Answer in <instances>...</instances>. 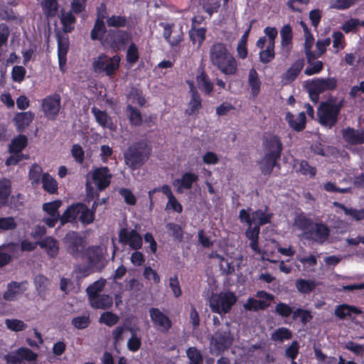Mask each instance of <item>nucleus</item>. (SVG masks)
<instances>
[{"instance_id": "obj_1", "label": "nucleus", "mask_w": 364, "mask_h": 364, "mask_svg": "<svg viewBox=\"0 0 364 364\" xmlns=\"http://www.w3.org/2000/svg\"><path fill=\"white\" fill-rule=\"evenodd\" d=\"M262 148L264 154L259 162V169L264 176H269L274 168H281L278 161L281 158L283 144L278 136L269 134L263 138Z\"/></svg>"}, {"instance_id": "obj_2", "label": "nucleus", "mask_w": 364, "mask_h": 364, "mask_svg": "<svg viewBox=\"0 0 364 364\" xmlns=\"http://www.w3.org/2000/svg\"><path fill=\"white\" fill-rule=\"evenodd\" d=\"M210 60L213 66L225 75H234L237 70V61L224 43H214L210 48Z\"/></svg>"}, {"instance_id": "obj_3", "label": "nucleus", "mask_w": 364, "mask_h": 364, "mask_svg": "<svg viewBox=\"0 0 364 364\" xmlns=\"http://www.w3.org/2000/svg\"><path fill=\"white\" fill-rule=\"evenodd\" d=\"M151 151V146L147 139L136 141L124 153L125 163L132 170H136L145 164Z\"/></svg>"}, {"instance_id": "obj_4", "label": "nucleus", "mask_w": 364, "mask_h": 364, "mask_svg": "<svg viewBox=\"0 0 364 364\" xmlns=\"http://www.w3.org/2000/svg\"><path fill=\"white\" fill-rule=\"evenodd\" d=\"M343 105V100L338 103H335L332 100L322 102L317 112L319 123L330 129L335 126Z\"/></svg>"}, {"instance_id": "obj_5", "label": "nucleus", "mask_w": 364, "mask_h": 364, "mask_svg": "<svg viewBox=\"0 0 364 364\" xmlns=\"http://www.w3.org/2000/svg\"><path fill=\"white\" fill-rule=\"evenodd\" d=\"M121 58L119 55L109 57L105 53L100 54L92 62L93 70L97 73H105L112 77L119 69Z\"/></svg>"}, {"instance_id": "obj_6", "label": "nucleus", "mask_w": 364, "mask_h": 364, "mask_svg": "<svg viewBox=\"0 0 364 364\" xmlns=\"http://www.w3.org/2000/svg\"><path fill=\"white\" fill-rule=\"evenodd\" d=\"M337 84L338 80L335 77L316 78L307 81L306 88L308 90L311 100L316 103L319 100L320 94L326 91L334 90Z\"/></svg>"}, {"instance_id": "obj_7", "label": "nucleus", "mask_w": 364, "mask_h": 364, "mask_svg": "<svg viewBox=\"0 0 364 364\" xmlns=\"http://www.w3.org/2000/svg\"><path fill=\"white\" fill-rule=\"evenodd\" d=\"M237 296L232 291L220 292L213 294L210 299L211 311L218 314L228 313L237 302Z\"/></svg>"}, {"instance_id": "obj_8", "label": "nucleus", "mask_w": 364, "mask_h": 364, "mask_svg": "<svg viewBox=\"0 0 364 364\" xmlns=\"http://www.w3.org/2000/svg\"><path fill=\"white\" fill-rule=\"evenodd\" d=\"M131 40L130 33L121 29H109L105 38V43L114 52L125 49Z\"/></svg>"}, {"instance_id": "obj_9", "label": "nucleus", "mask_w": 364, "mask_h": 364, "mask_svg": "<svg viewBox=\"0 0 364 364\" xmlns=\"http://www.w3.org/2000/svg\"><path fill=\"white\" fill-rule=\"evenodd\" d=\"M66 251L73 257L77 259L84 252L85 248V240L75 231H69L63 239Z\"/></svg>"}, {"instance_id": "obj_10", "label": "nucleus", "mask_w": 364, "mask_h": 364, "mask_svg": "<svg viewBox=\"0 0 364 364\" xmlns=\"http://www.w3.org/2000/svg\"><path fill=\"white\" fill-rule=\"evenodd\" d=\"M60 96L57 93L48 95L43 99L41 109L48 119L54 120L56 119L60 112Z\"/></svg>"}, {"instance_id": "obj_11", "label": "nucleus", "mask_w": 364, "mask_h": 364, "mask_svg": "<svg viewBox=\"0 0 364 364\" xmlns=\"http://www.w3.org/2000/svg\"><path fill=\"white\" fill-rule=\"evenodd\" d=\"M118 237L121 244L129 245L132 250H138L142 247V237L136 230H129L127 228H122L119 231Z\"/></svg>"}, {"instance_id": "obj_12", "label": "nucleus", "mask_w": 364, "mask_h": 364, "mask_svg": "<svg viewBox=\"0 0 364 364\" xmlns=\"http://www.w3.org/2000/svg\"><path fill=\"white\" fill-rule=\"evenodd\" d=\"M330 229L323 223H316L314 227L304 232L305 237L318 244H323L329 237Z\"/></svg>"}, {"instance_id": "obj_13", "label": "nucleus", "mask_w": 364, "mask_h": 364, "mask_svg": "<svg viewBox=\"0 0 364 364\" xmlns=\"http://www.w3.org/2000/svg\"><path fill=\"white\" fill-rule=\"evenodd\" d=\"M112 177L107 166L96 168L92 173V179L99 191H103L109 186Z\"/></svg>"}, {"instance_id": "obj_14", "label": "nucleus", "mask_w": 364, "mask_h": 364, "mask_svg": "<svg viewBox=\"0 0 364 364\" xmlns=\"http://www.w3.org/2000/svg\"><path fill=\"white\" fill-rule=\"evenodd\" d=\"M149 316L154 324L159 327L161 332L167 333L172 328L171 320L158 308H151Z\"/></svg>"}, {"instance_id": "obj_15", "label": "nucleus", "mask_w": 364, "mask_h": 364, "mask_svg": "<svg viewBox=\"0 0 364 364\" xmlns=\"http://www.w3.org/2000/svg\"><path fill=\"white\" fill-rule=\"evenodd\" d=\"M343 139L350 145L364 144V129H357L347 127L341 130Z\"/></svg>"}, {"instance_id": "obj_16", "label": "nucleus", "mask_w": 364, "mask_h": 364, "mask_svg": "<svg viewBox=\"0 0 364 364\" xmlns=\"http://www.w3.org/2000/svg\"><path fill=\"white\" fill-rule=\"evenodd\" d=\"M213 340L215 348L220 352H223L232 346L233 336L230 330H218L215 333Z\"/></svg>"}, {"instance_id": "obj_17", "label": "nucleus", "mask_w": 364, "mask_h": 364, "mask_svg": "<svg viewBox=\"0 0 364 364\" xmlns=\"http://www.w3.org/2000/svg\"><path fill=\"white\" fill-rule=\"evenodd\" d=\"M199 180L198 176L193 172H185L182 174L181 178H176L173 181V185L176 186V192L182 193L183 189L189 190L193 187V184Z\"/></svg>"}, {"instance_id": "obj_18", "label": "nucleus", "mask_w": 364, "mask_h": 364, "mask_svg": "<svg viewBox=\"0 0 364 364\" xmlns=\"http://www.w3.org/2000/svg\"><path fill=\"white\" fill-rule=\"evenodd\" d=\"M190 88L191 100L188 102V108L186 110V114L188 116L197 114L199 109L202 108L201 97L195 87L193 82H188Z\"/></svg>"}, {"instance_id": "obj_19", "label": "nucleus", "mask_w": 364, "mask_h": 364, "mask_svg": "<svg viewBox=\"0 0 364 364\" xmlns=\"http://www.w3.org/2000/svg\"><path fill=\"white\" fill-rule=\"evenodd\" d=\"M38 245L46 250L48 257L51 259L57 257L59 253V242L52 236H46L42 240L38 241Z\"/></svg>"}, {"instance_id": "obj_20", "label": "nucleus", "mask_w": 364, "mask_h": 364, "mask_svg": "<svg viewBox=\"0 0 364 364\" xmlns=\"http://www.w3.org/2000/svg\"><path fill=\"white\" fill-rule=\"evenodd\" d=\"M304 65V59L301 58L296 60L288 68V70L282 76V80L284 84H289L294 81Z\"/></svg>"}, {"instance_id": "obj_21", "label": "nucleus", "mask_w": 364, "mask_h": 364, "mask_svg": "<svg viewBox=\"0 0 364 364\" xmlns=\"http://www.w3.org/2000/svg\"><path fill=\"white\" fill-rule=\"evenodd\" d=\"M82 203H76L68 206L61 215L60 225L63 226L68 223H76L80 215Z\"/></svg>"}, {"instance_id": "obj_22", "label": "nucleus", "mask_w": 364, "mask_h": 364, "mask_svg": "<svg viewBox=\"0 0 364 364\" xmlns=\"http://www.w3.org/2000/svg\"><path fill=\"white\" fill-rule=\"evenodd\" d=\"M35 114L31 111L18 112L15 114L13 122L18 132H23L33 122Z\"/></svg>"}, {"instance_id": "obj_23", "label": "nucleus", "mask_w": 364, "mask_h": 364, "mask_svg": "<svg viewBox=\"0 0 364 364\" xmlns=\"http://www.w3.org/2000/svg\"><path fill=\"white\" fill-rule=\"evenodd\" d=\"M362 313L361 309L347 304L336 306L334 311V315L339 319L351 318L353 315H360Z\"/></svg>"}, {"instance_id": "obj_24", "label": "nucleus", "mask_w": 364, "mask_h": 364, "mask_svg": "<svg viewBox=\"0 0 364 364\" xmlns=\"http://www.w3.org/2000/svg\"><path fill=\"white\" fill-rule=\"evenodd\" d=\"M285 119L289 126L296 132H301L306 127V117L304 112H300L296 117L291 112H287Z\"/></svg>"}, {"instance_id": "obj_25", "label": "nucleus", "mask_w": 364, "mask_h": 364, "mask_svg": "<svg viewBox=\"0 0 364 364\" xmlns=\"http://www.w3.org/2000/svg\"><path fill=\"white\" fill-rule=\"evenodd\" d=\"M198 89L206 95H210L213 91L214 85L203 69L196 77Z\"/></svg>"}, {"instance_id": "obj_26", "label": "nucleus", "mask_w": 364, "mask_h": 364, "mask_svg": "<svg viewBox=\"0 0 364 364\" xmlns=\"http://www.w3.org/2000/svg\"><path fill=\"white\" fill-rule=\"evenodd\" d=\"M85 255L90 267H97L103 259L102 250L99 246H92L87 249Z\"/></svg>"}, {"instance_id": "obj_27", "label": "nucleus", "mask_w": 364, "mask_h": 364, "mask_svg": "<svg viewBox=\"0 0 364 364\" xmlns=\"http://www.w3.org/2000/svg\"><path fill=\"white\" fill-rule=\"evenodd\" d=\"M57 42L59 67L62 70L67 61V54L69 50V41L68 38H62V37L58 34Z\"/></svg>"}, {"instance_id": "obj_28", "label": "nucleus", "mask_w": 364, "mask_h": 364, "mask_svg": "<svg viewBox=\"0 0 364 364\" xmlns=\"http://www.w3.org/2000/svg\"><path fill=\"white\" fill-rule=\"evenodd\" d=\"M22 284L21 282L14 281L9 283L6 291L3 294V299L9 301H14L18 294H22L25 291V289H21Z\"/></svg>"}, {"instance_id": "obj_29", "label": "nucleus", "mask_w": 364, "mask_h": 364, "mask_svg": "<svg viewBox=\"0 0 364 364\" xmlns=\"http://www.w3.org/2000/svg\"><path fill=\"white\" fill-rule=\"evenodd\" d=\"M333 205L341 209L346 215L350 216V218L355 221L364 220V208L360 210L353 208H348L344 204L337 201H334Z\"/></svg>"}, {"instance_id": "obj_30", "label": "nucleus", "mask_w": 364, "mask_h": 364, "mask_svg": "<svg viewBox=\"0 0 364 364\" xmlns=\"http://www.w3.org/2000/svg\"><path fill=\"white\" fill-rule=\"evenodd\" d=\"M91 306L95 309H108L113 304L112 298L107 294L97 295L90 299Z\"/></svg>"}, {"instance_id": "obj_31", "label": "nucleus", "mask_w": 364, "mask_h": 364, "mask_svg": "<svg viewBox=\"0 0 364 364\" xmlns=\"http://www.w3.org/2000/svg\"><path fill=\"white\" fill-rule=\"evenodd\" d=\"M248 85L251 89V95L253 97L258 96L260 92L261 81L258 73L255 68H252L248 74Z\"/></svg>"}, {"instance_id": "obj_32", "label": "nucleus", "mask_w": 364, "mask_h": 364, "mask_svg": "<svg viewBox=\"0 0 364 364\" xmlns=\"http://www.w3.org/2000/svg\"><path fill=\"white\" fill-rule=\"evenodd\" d=\"M41 6L46 18H54L58 15L59 9L58 0H43Z\"/></svg>"}, {"instance_id": "obj_33", "label": "nucleus", "mask_w": 364, "mask_h": 364, "mask_svg": "<svg viewBox=\"0 0 364 364\" xmlns=\"http://www.w3.org/2000/svg\"><path fill=\"white\" fill-rule=\"evenodd\" d=\"M11 193V182L9 179L4 178L0 180V208L4 206Z\"/></svg>"}, {"instance_id": "obj_34", "label": "nucleus", "mask_w": 364, "mask_h": 364, "mask_svg": "<svg viewBox=\"0 0 364 364\" xmlns=\"http://www.w3.org/2000/svg\"><path fill=\"white\" fill-rule=\"evenodd\" d=\"M281 45L288 50L292 47L293 31L290 24H286L280 30Z\"/></svg>"}, {"instance_id": "obj_35", "label": "nucleus", "mask_w": 364, "mask_h": 364, "mask_svg": "<svg viewBox=\"0 0 364 364\" xmlns=\"http://www.w3.org/2000/svg\"><path fill=\"white\" fill-rule=\"evenodd\" d=\"M41 182L42 183L43 190L49 194H55L57 193L58 189V183L48 173H44L42 175Z\"/></svg>"}, {"instance_id": "obj_36", "label": "nucleus", "mask_w": 364, "mask_h": 364, "mask_svg": "<svg viewBox=\"0 0 364 364\" xmlns=\"http://www.w3.org/2000/svg\"><path fill=\"white\" fill-rule=\"evenodd\" d=\"M28 145V138L26 135L20 134L14 138L9 144V151L10 153L21 152Z\"/></svg>"}, {"instance_id": "obj_37", "label": "nucleus", "mask_w": 364, "mask_h": 364, "mask_svg": "<svg viewBox=\"0 0 364 364\" xmlns=\"http://www.w3.org/2000/svg\"><path fill=\"white\" fill-rule=\"evenodd\" d=\"M296 161L299 164L298 168L296 169V172L297 173H300L302 176H309L311 178H313L316 176L317 170L315 166L310 165V164L306 160H296Z\"/></svg>"}, {"instance_id": "obj_38", "label": "nucleus", "mask_w": 364, "mask_h": 364, "mask_svg": "<svg viewBox=\"0 0 364 364\" xmlns=\"http://www.w3.org/2000/svg\"><path fill=\"white\" fill-rule=\"evenodd\" d=\"M317 284L314 280L298 279L295 282V287L301 294H309L316 287Z\"/></svg>"}, {"instance_id": "obj_39", "label": "nucleus", "mask_w": 364, "mask_h": 364, "mask_svg": "<svg viewBox=\"0 0 364 364\" xmlns=\"http://www.w3.org/2000/svg\"><path fill=\"white\" fill-rule=\"evenodd\" d=\"M272 216V213H267L262 209H257L252 212L253 223L260 228V226L270 223Z\"/></svg>"}, {"instance_id": "obj_40", "label": "nucleus", "mask_w": 364, "mask_h": 364, "mask_svg": "<svg viewBox=\"0 0 364 364\" xmlns=\"http://www.w3.org/2000/svg\"><path fill=\"white\" fill-rule=\"evenodd\" d=\"M107 25L116 28H124L129 26V20L126 16L112 15L107 18Z\"/></svg>"}, {"instance_id": "obj_41", "label": "nucleus", "mask_w": 364, "mask_h": 364, "mask_svg": "<svg viewBox=\"0 0 364 364\" xmlns=\"http://www.w3.org/2000/svg\"><path fill=\"white\" fill-rule=\"evenodd\" d=\"M166 228L169 236H171L174 241L181 242L183 240V231L181 225L174 223H168L166 225Z\"/></svg>"}, {"instance_id": "obj_42", "label": "nucleus", "mask_w": 364, "mask_h": 364, "mask_svg": "<svg viewBox=\"0 0 364 364\" xmlns=\"http://www.w3.org/2000/svg\"><path fill=\"white\" fill-rule=\"evenodd\" d=\"M127 111L129 113L128 117L130 124L132 126L140 127L143 123L142 115L139 110L134 107L131 105H128L127 107Z\"/></svg>"}, {"instance_id": "obj_43", "label": "nucleus", "mask_w": 364, "mask_h": 364, "mask_svg": "<svg viewBox=\"0 0 364 364\" xmlns=\"http://www.w3.org/2000/svg\"><path fill=\"white\" fill-rule=\"evenodd\" d=\"M107 29L104 21L100 19H96L94 26L90 33V38L93 41H101L103 38Z\"/></svg>"}, {"instance_id": "obj_44", "label": "nucleus", "mask_w": 364, "mask_h": 364, "mask_svg": "<svg viewBox=\"0 0 364 364\" xmlns=\"http://www.w3.org/2000/svg\"><path fill=\"white\" fill-rule=\"evenodd\" d=\"M95 217V212L92 208H88V207L82 203V207L81 208L79 217L80 222L84 225H87L93 223Z\"/></svg>"}, {"instance_id": "obj_45", "label": "nucleus", "mask_w": 364, "mask_h": 364, "mask_svg": "<svg viewBox=\"0 0 364 364\" xmlns=\"http://www.w3.org/2000/svg\"><path fill=\"white\" fill-rule=\"evenodd\" d=\"M60 18L63 25V31L65 33L72 32L74 29L73 24L76 21V18L73 14L70 11L64 12L61 14Z\"/></svg>"}, {"instance_id": "obj_46", "label": "nucleus", "mask_w": 364, "mask_h": 364, "mask_svg": "<svg viewBox=\"0 0 364 364\" xmlns=\"http://www.w3.org/2000/svg\"><path fill=\"white\" fill-rule=\"evenodd\" d=\"M206 33L205 28H191L189 31L191 41L193 44L198 43L200 47L205 41Z\"/></svg>"}, {"instance_id": "obj_47", "label": "nucleus", "mask_w": 364, "mask_h": 364, "mask_svg": "<svg viewBox=\"0 0 364 364\" xmlns=\"http://www.w3.org/2000/svg\"><path fill=\"white\" fill-rule=\"evenodd\" d=\"M269 304L262 300H257L252 297L248 298L246 303L244 304V309L247 311H255L263 310L267 308Z\"/></svg>"}, {"instance_id": "obj_48", "label": "nucleus", "mask_w": 364, "mask_h": 364, "mask_svg": "<svg viewBox=\"0 0 364 364\" xmlns=\"http://www.w3.org/2000/svg\"><path fill=\"white\" fill-rule=\"evenodd\" d=\"M291 331L285 327L278 328L271 334V339L274 341L283 342L284 340L291 339Z\"/></svg>"}, {"instance_id": "obj_49", "label": "nucleus", "mask_w": 364, "mask_h": 364, "mask_svg": "<svg viewBox=\"0 0 364 364\" xmlns=\"http://www.w3.org/2000/svg\"><path fill=\"white\" fill-rule=\"evenodd\" d=\"M43 174V169L40 165L37 164L31 165L28 173V177L33 185H38L41 183Z\"/></svg>"}, {"instance_id": "obj_50", "label": "nucleus", "mask_w": 364, "mask_h": 364, "mask_svg": "<svg viewBox=\"0 0 364 364\" xmlns=\"http://www.w3.org/2000/svg\"><path fill=\"white\" fill-rule=\"evenodd\" d=\"M294 223L299 230L305 232L310 230L309 228L313 225V221L304 213H300L296 216Z\"/></svg>"}, {"instance_id": "obj_51", "label": "nucleus", "mask_w": 364, "mask_h": 364, "mask_svg": "<svg viewBox=\"0 0 364 364\" xmlns=\"http://www.w3.org/2000/svg\"><path fill=\"white\" fill-rule=\"evenodd\" d=\"M106 280L101 279L97 281H95L93 284L90 285L86 291L87 295L89 296V299H92L99 294V292L102 291L105 286Z\"/></svg>"}, {"instance_id": "obj_52", "label": "nucleus", "mask_w": 364, "mask_h": 364, "mask_svg": "<svg viewBox=\"0 0 364 364\" xmlns=\"http://www.w3.org/2000/svg\"><path fill=\"white\" fill-rule=\"evenodd\" d=\"M16 353L19 356L21 362L22 360L35 361L37 359V354L26 347L18 348Z\"/></svg>"}, {"instance_id": "obj_53", "label": "nucleus", "mask_w": 364, "mask_h": 364, "mask_svg": "<svg viewBox=\"0 0 364 364\" xmlns=\"http://www.w3.org/2000/svg\"><path fill=\"white\" fill-rule=\"evenodd\" d=\"M259 60L264 64L270 63L275 57L274 45L267 44L266 49L259 52Z\"/></svg>"}, {"instance_id": "obj_54", "label": "nucleus", "mask_w": 364, "mask_h": 364, "mask_svg": "<svg viewBox=\"0 0 364 364\" xmlns=\"http://www.w3.org/2000/svg\"><path fill=\"white\" fill-rule=\"evenodd\" d=\"M119 316L112 311L103 312L100 317V323H105L106 326L112 327L119 322Z\"/></svg>"}, {"instance_id": "obj_55", "label": "nucleus", "mask_w": 364, "mask_h": 364, "mask_svg": "<svg viewBox=\"0 0 364 364\" xmlns=\"http://www.w3.org/2000/svg\"><path fill=\"white\" fill-rule=\"evenodd\" d=\"M92 113L94 114L97 122L103 127H107L110 118L105 111H102L94 107L92 108Z\"/></svg>"}, {"instance_id": "obj_56", "label": "nucleus", "mask_w": 364, "mask_h": 364, "mask_svg": "<svg viewBox=\"0 0 364 364\" xmlns=\"http://www.w3.org/2000/svg\"><path fill=\"white\" fill-rule=\"evenodd\" d=\"M128 98L132 100L133 102H136L140 107H143L146 103L142 91L134 87L131 88L128 94Z\"/></svg>"}, {"instance_id": "obj_57", "label": "nucleus", "mask_w": 364, "mask_h": 364, "mask_svg": "<svg viewBox=\"0 0 364 364\" xmlns=\"http://www.w3.org/2000/svg\"><path fill=\"white\" fill-rule=\"evenodd\" d=\"M61 204L62 202L60 200L45 203L43 205V210L50 216H58L60 215L58 210L60 207Z\"/></svg>"}, {"instance_id": "obj_58", "label": "nucleus", "mask_w": 364, "mask_h": 364, "mask_svg": "<svg viewBox=\"0 0 364 364\" xmlns=\"http://www.w3.org/2000/svg\"><path fill=\"white\" fill-rule=\"evenodd\" d=\"M5 324L9 330L15 332L22 331L27 327V325L23 321L16 318H7L5 321Z\"/></svg>"}, {"instance_id": "obj_59", "label": "nucleus", "mask_w": 364, "mask_h": 364, "mask_svg": "<svg viewBox=\"0 0 364 364\" xmlns=\"http://www.w3.org/2000/svg\"><path fill=\"white\" fill-rule=\"evenodd\" d=\"M186 354L190 360L189 364H201L203 363V356L196 347H189Z\"/></svg>"}, {"instance_id": "obj_60", "label": "nucleus", "mask_w": 364, "mask_h": 364, "mask_svg": "<svg viewBox=\"0 0 364 364\" xmlns=\"http://www.w3.org/2000/svg\"><path fill=\"white\" fill-rule=\"evenodd\" d=\"M71 155L75 161L79 164H82L85 161V151L82 146L78 144H75L71 148Z\"/></svg>"}, {"instance_id": "obj_61", "label": "nucleus", "mask_w": 364, "mask_h": 364, "mask_svg": "<svg viewBox=\"0 0 364 364\" xmlns=\"http://www.w3.org/2000/svg\"><path fill=\"white\" fill-rule=\"evenodd\" d=\"M275 313L282 318H287L291 315L292 307L284 302H279L275 306Z\"/></svg>"}, {"instance_id": "obj_62", "label": "nucleus", "mask_w": 364, "mask_h": 364, "mask_svg": "<svg viewBox=\"0 0 364 364\" xmlns=\"http://www.w3.org/2000/svg\"><path fill=\"white\" fill-rule=\"evenodd\" d=\"M26 70L23 66L15 65L11 70V77L14 82L21 83L25 79Z\"/></svg>"}, {"instance_id": "obj_63", "label": "nucleus", "mask_w": 364, "mask_h": 364, "mask_svg": "<svg viewBox=\"0 0 364 364\" xmlns=\"http://www.w3.org/2000/svg\"><path fill=\"white\" fill-rule=\"evenodd\" d=\"M139 58V53L138 48L134 43H132L127 51V61L133 65L138 61Z\"/></svg>"}, {"instance_id": "obj_64", "label": "nucleus", "mask_w": 364, "mask_h": 364, "mask_svg": "<svg viewBox=\"0 0 364 364\" xmlns=\"http://www.w3.org/2000/svg\"><path fill=\"white\" fill-rule=\"evenodd\" d=\"M17 224L13 217L0 218V231L13 230L16 228Z\"/></svg>"}]
</instances>
